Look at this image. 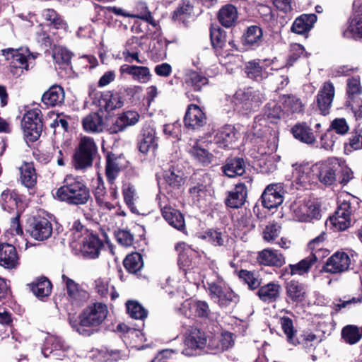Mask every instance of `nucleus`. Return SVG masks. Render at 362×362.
Here are the masks:
<instances>
[{
    "instance_id": "f257e3e1",
    "label": "nucleus",
    "mask_w": 362,
    "mask_h": 362,
    "mask_svg": "<svg viewBox=\"0 0 362 362\" xmlns=\"http://www.w3.org/2000/svg\"><path fill=\"white\" fill-rule=\"evenodd\" d=\"M56 197L69 205L86 204L91 199L90 189L79 176L67 175L55 193Z\"/></svg>"
},
{
    "instance_id": "f03ea898",
    "label": "nucleus",
    "mask_w": 362,
    "mask_h": 362,
    "mask_svg": "<svg viewBox=\"0 0 362 362\" xmlns=\"http://www.w3.org/2000/svg\"><path fill=\"white\" fill-rule=\"evenodd\" d=\"M108 309L103 303H93L88 305L79 315V322L70 320L73 329L80 334L90 336L106 319Z\"/></svg>"
},
{
    "instance_id": "7ed1b4c3",
    "label": "nucleus",
    "mask_w": 362,
    "mask_h": 362,
    "mask_svg": "<svg viewBox=\"0 0 362 362\" xmlns=\"http://www.w3.org/2000/svg\"><path fill=\"white\" fill-rule=\"evenodd\" d=\"M3 55L9 62V71L16 78L21 76L25 71H28L30 61L35 55L27 47L19 49L7 48L2 50Z\"/></svg>"
},
{
    "instance_id": "20e7f679",
    "label": "nucleus",
    "mask_w": 362,
    "mask_h": 362,
    "mask_svg": "<svg viewBox=\"0 0 362 362\" xmlns=\"http://www.w3.org/2000/svg\"><path fill=\"white\" fill-rule=\"evenodd\" d=\"M346 105L352 111L356 119L362 118V85L361 77L354 76L346 80Z\"/></svg>"
},
{
    "instance_id": "39448f33",
    "label": "nucleus",
    "mask_w": 362,
    "mask_h": 362,
    "mask_svg": "<svg viewBox=\"0 0 362 362\" xmlns=\"http://www.w3.org/2000/svg\"><path fill=\"white\" fill-rule=\"evenodd\" d=\"M97 153V146L93 138L81 137L74 156V166L83 170L92 165L93 157Z\"/></svg>"
},
{
    "instance_id": "423d86ee",
    "label": "nucleus",
    "mask_w": 362,
    "mask_h": 362,
    "mask_svg": "<svg viewBox=\"0 0 362 362\" xmlns=\"http://www.w3.org/2000/svg\"><path fill=\"white\" fill-rule=\"evenodd\" d=\"M208 285L211 300L221 308H227L239 301V296L230 288L223 286V281L218 283L211 281L208 282Z\"/></svg>"
},
{
    "instance_id": "0eeeda50",
    "label": "nucleus",
    "mask_w": 362,
    "mask_h": 362,
    "mask_svg": "<svg viewBox=\"0 0 362 362\" xmlns=\"http://www.w3.org/2000/svg\"><path fill=\"white\" fill-rule=\"evenodd\" d=\"M264 100V95L252 87L239 89L235 93V105L246 112L259 107Z\"/></svg>"
},
{
    "instance_id": "6e6552de",
    "label": "nucleus",
    "mask_w": 362,
    "mask_h": 362,
    "mask_svg": "<svg viewBox=\"0 0 362 362\" xmlns=\"http://www.w3.org/2000/svg\"><path fill=\"white\" fill-rule=\"evenodd\" d=\"M21 124L25 139L30 142L37 141L42 131L40 110L35 108L28 110L24 115Z\"/></svg>"
},
{
    "instance_id": "1a4fd4ad",
    "label": "nucleus",
    "mask_w": 362,
    "mask_h": 362,
    "mask_svg": "<svg viewBox=\"0 0 362 362\" xmlns=\"http://www.w3.org/2000/svg\"><path fill=\"white\" fill-rule=\"evenodd\" d=\"M205 134V143L212 144L213 142L218 147L226 148L231 147L238 138V133L234 127L226 125L214 134V128H211Z\"/></svg>"
},
{
    "instance_id": "9d476101",
    "label": "nucleus",
    "mask_w": 362,
    "mask_h": 362,
    "mask_svg": "<svg viewBox=\"0 0 362 362\" xmlns=\"http://www.w3.org/2000/svg\"><path fill=\"white\" fill-rule=\"evenodd\" d=\"M62 279L66 291L67 299L72 305L79 307L88 300L89 293L82 285L65 274L62 276Z\"/></svg>"
},
{
    "instance_id": "9b49d317",
    "label": "nucleus",
    "mask_w": 362,
    "mask_h": 362,
    "mask_svg": "<svg viewBox=\"0 0 362 362\" xmlns=\"http://www.w3.org/2000/svg\"><path fill=\"white\" fill-rule=\"evenodd\" d=\"M351 258L344 252H336L329 257L324 266L322 270L329 274H341L347 272L350 269Z\"/></svg>"
},
{
    "instance_id": "f8f14e48",
    "label": "nucleus",
    "mask_w": 362,
    "mask_h": 362,
    "mask_svg": "<svg viewBox=\"0 0 362 362\" xmlns=\"http://www.w3.org/2000/svg\"><path fill=\"white\" fill-rule=\"evenodd\" d=\"M140 117L139 113L136 111H124L115 116L108 130L110 134H117L123 132L128 127L136 125Z\"/></svg>"
},
{
    "instance_id": "ddd939ff",
    "label": "nucleus",
    "mask_w": 362,
    "mask_h": 362,
    "mask_svg": "<svg viewBox=\"0 0 362 362\" xmlns=\"http://www.w3.org/2000/svg\"><path fill=\"white\" fill-rule=\"evenodd\" d=\"M341 165L337 158H330L318 166V178L325 185H332L337 179V173L339 172Z\"/></svg>"
},
{
    "instance_id": "4468645a",
    "label": "nucleus",
    "mask_w": 362,
    "mask_h": 362,
    "mask_svg": "<svg viewBox=\"0 0 362 362\" xmlns=\"http://www.w3.org/2000/svg\"><path fill=\"white\" fill-rule=\"evenodd\" d=\"M283 193L280 184L268 185L262 194V205L268 209L277 208L284 201Z\"/></svg>"
},
{
    "instance_id": "2eb2a0df",
    "label": "nucleus",
    "mask_w": 362,
    "mask_h": 362,
    "mask_svg": "<svg viewBox=\"0 0 362 362\" xmlns=\"http://www.w3.org/2000/svg\"><path fill=\"white\" fill-rule=\"evenodd\" d=\"M28 232L35 240L43 241L52 235V223L45 218H34L29 226Z\"/></svg>"
},
{
    "instance_id": "dca6fc26",
    "label": "nucleus",
    "mask_w": 362,
    "mask_h": 362,
    "mask_svg": "<svg viewBox=\"0 0 362 362\" xmlns=\"http://www.w3.org/2000/svg\"><path fill=\"white\" fill-rule=\"evenodd\" d=\"M335 89L330 81L324 83L317 95V106L322 114L326 115L329 113L334 97Z\"/></svg>"
},
{
    "instance_id": "f3484780",
    "label": "nucleus",
    "mask_w": 362,
    "mask_h": 362,
    "mask_svg": "<svg viewBox=\"0 0 362 362\" xmlns=\"http://www.w3.org/2000/svg\"><path fill=\"white\" fill-rule=\"evenodd\" d=\"M189 194L192 204L202 208L204 197V176L199 172L194 173L190 177Z\"/></svg>"
},
{
    "instance_id": "a211bd4d",
    "label": "nucleus",
    "mask_w": 362,
    "mask_h": 362,
    "mask_svg": "<svg viewBox=\"0 0 362 362\" xmlns=\"http://www.w3.org/2000/svg\"><path fill=\"white\" fill-rule=\"evenodd\" d=\"M19 256L16 247L8 243L0 245V266L13 269L19 265Z\"/></svg>"
},
{
    "instance_id": "6ab92c4d",
    "label": "nucleus",
    "mask_w": 362,
    "mask_h": 362,
    "mask_svg": "<svg viewBox=\"0 0 362 362\" xmlns=\"http://www.w3.org/2000/svg\"><path fill=\"white\" fill-rule=\"evenodd\" d=\"M239 18V13L236 6L227 4L223 6L218 11L217 18L220 24L226 28L234 27Z\"/></svg>"
},
{
    "instance_id": "aec40b11",
    "label": "nucleus",
    "mask_w": 362,
    "mask_h": 362,
    "mask_svg": "<svg viewBox=\"0 0 362 362\" xmlns=\"http://www.w3.org/2000/svg\"><path fill=\"white\" fill-rule=\"evenodd\" d=\"M281 290V286L279 283L272 281L260 286L257 295L262 302L272 303L280 298Z\"/></svg>"
},
{
    "instance_id": "412c9836",
    "label": "nucleus",
    "mask_w": 362,
    "mask_h": 362,
    "mask_svg": "<svg viewBox=\"0 0 362 362\" xmlns=\"http://www.w3.org/2000/svg\"><path fill=\"white\" fill-rule=\"evenodd\" d=\"M243 44L247 48L255 49L260 47L264 41L263 32L257 25L249 26L243 35Z\"/></svg>"
},
{
    "instance_id": "4be33fe9",
    "label": "nucleus",
    "mask_w": 362,
    "mask_h": 362,
    "mask_svg": "<svg viewBox=\"0 0 362 362\" xmlns=\"http://www.w3.org/2000/svg\"><path fill=\"white\" fill-rule=\"evenodd\" d=\"M257 261L260 264L281 267L285 264L284 255L277 250L264 249L258 252Z\"/></svg>"
},
{
    "instance_id": "5701e85b",
    "label": "nucleus",
    "mask_w": 362,
    "mask_h": 362,
    "mask_svg": "<svg viewBox=\"0 0 362 362\" xmlns=\"http://www.w3.org/2000/svg\"><path fill=\"white\" fill-rule=\"evenodd\" d=\"M185 344L187 346L182 351L186 356L197 354V351L202 349L203 344V333L200 329L192 328L186 337Z\"/></svg>"
},
{
    "instance_id": "b1692460",
    "label": "nucleus",
    "mask_w": 362,
    "mask_h": 362,
    "mask_svg": "<svg viewBox=\"0 0 362 362\" xmlns=\"http://www.w3.org/2000/svg\"><path fill=\"white\" fill-rule=\"evenodd\" d=\"M204 112L202 110L194 104L188 106L184 118L187 127L192 129H199L203 126Z\"/></svg>"
},
{
    "instance_id": "393cba45",
    "label": "nucleus",
    "mask_w": 362,
    "mask_h": 362,
    "mask_svg": "<svg viewBox=\"0 0 362 362\" xmlns=\"http://www.w3.org/2000/svg\"><path fill=\"white\" fill-rule=\"evenodd\" d=\"M349 125L344 118H336L332 122L327 132L321 136L322 146L327 149L332 147L334 141H327V139L332 135V132L334 131L339 134H345L349 131Z\"/></svg>"
},
{
    "instance_id": "a878e982",
    "label": "nucleus",
    "mask_w": 362,
    "mask_h": 362,
    "mask_svg": "<svg viewBox=\"0 0 362 362\" xmlns=\"http://www.w3.org/2000/svg\"><path fill=\"white\" fill-rule=\"evenodd\" d=\"M293 212L300 221H308L319 215V207L313 202L295 204Z\"/></svg>"
},
{
    "instance_id": "bb28decb",
    "label": "nucleus",
    "mask_w": 362,
    "mask_h": 362,
    "mask_svg": "<svg viewBox=\"0 0 362 362\" xmlns=\"http://www.w3.org/2000/svg\"><path fill=\"white\" fill-rule=\"evenodd\" d=\"M103 247V243L98 236L90 233L87 234L83 240L81 250L83 255L89 258L98 257Z\"/></svg>"
},
{
    "instance_id": "cd10ccee",
    "label": "nucleus",
    "mask_w": 362,
    "mask_h": 362,
    "mask_svg": "<svg viewBox=\"0 0 362 362\" xmlns=\"http://www.w3.org/2000/svg\"><path fill=\"white\" fill-rule=\"evenodd\" d=\"M247 194V187L245 183H238L229 192L226 204L230 208H239L243 205Z\"/></svg>"
},
{
    "instance_id": "c85d7f7f",
    "label": "nucleus",
    "mask_w": 362,
    "mask_h": 362,
    "mask_svg": "<svg viewBox=\"0 0 362 362\" xmlns=\"http://www.w3.org/2000/svg\"><path fill=\"white\" fill-rule=\"evenodd\" d=\"M158 148L156 130L152 127L144 129L142 138L139 143V149L143 153H154Z\"/></svg>"
},
{
    "instance_id": "c756f323",
    "label": "nucleus",
    "mask_w": 362,
    "mask_h": 362,
    "mask_svg": "<svg viewBox=\"0 0 362 362\" xmlns=\"http://www.w3.org/2000/svg\"><path fill=\"white\" fill-rule=\"evenodd\" d=\"M317 19V16L314 13L303 14L295 20L291 30L295 33L304 35L313 28Z\"/></svg>"
},
{
    "instance_id": "7c9ffc66",
    "label": "nucleus",
    "mask_w": 362,
    "mask_h": 362,
    "mask_svg": "<svg viewBox=\"0 0 362 362\" xmlns=\"http://www.w3.org/2000/svg\"><path fill=\"white\" fill-rule=\"evenodd\" d=\"M283 110L287 115L302 114L304 111L305 105L302 100L293 95H284L281 98Z\"/></svg>"
},
{
    "instance_id": "2f4dec72",
    "label": "nucleus",
    "mask_w": 362,
    "mask_h": 362,
    "mask_svg": "<svg viewBox=\"0 0 362 362\" xmlns=\"http://www.w3.org/2000/svg\"><path fill=\"white\" fill-rule=\"evenodd\" d=\"M264 62L259 59L247 62L245 67V73L247 76L257 81L267 78L268 72L263 64Z\"/></svg>"
},
{
    "instance_id": "473e14b6",
    "label": "nucleus",
    "mask_w": 362,
    "mask_h": 362,
    "mask_svg": "<svg viewBox=\"0 0 362 362\" xmlns=\"http://www.w3.org/2000/svg\"><path fill=\"white\" fill-rule=\"evenodd\" d=\"M291 133L296 139L307 144H313L316 141L311 128L305 122L294 125Z\"/></svg>"
},
{
    "instance_id": "72a5a7b5",
    "label": "nucleus",
    "mask_w": 362,
    "mask_h": 362,
    "mask_svg": "<svg viewBox=\"0 0 362 362\" xmlns=\"http://www.w3.org/2000/svg\"><path fill=\"white\" fill-rule=\"evenodd\" d=\"M286 292L290 300L298 303L305 300L307 291L304 284L292 280L286 284Z\"/></svg>"
},
{
    "instance_id": "f704fd0d",
    "label": "nucleus",
    "mask_w": 362,
    "mask_h": 362,
    "mask_svg": "<svg viewBox=\"0 0 362 362\" xmlns=\"http://www.w3.org/2000/svg\"><path fill=\"white\" fill-rule=\"evenodd\" d=\"M83 129L89 133L102 132L105 128L103 118L98 113L93 112L83 119Z\"/></svg>"
},
{
    "instance_id": "c9c22d12",
    "label": "nucleus",
    "mask_w": 362,
    "mask_h": 362,
    "mask_svg": "<svg viewBox=\"0 0 362 362\" xmlns=\"http://www.w3.org/2000/svg\"><path fill=\"white\" fill-rule=\"evenodd\" d=\"M64 100V89L59 86H53L42 96V101L49 106H56Z\"/></svg>"
},
{
    "instance_id": "e433bc0d",
    "label": "nucleus",
    "mask_w": 362,
    "mask_h": 362,
    "mask_svg": "<svg viewBox=\"0 0 362 362\" xmlns=\"http://www.w3.org/2000/svg\"><path fill=\"white\" fill-rule=\"evenodd\" d=\"M20 179L22 184L33 188L37 183V173L32 163H24L20 168Z\"/></svg>"
},
{
    "instance_id": "4c0bfd02",
    "label": "nucleus",
    "mask_w": 362,
    "mask_h": 362,
    "mask_svg": "<svg viewBox=\"0 0 362 362\" xmlns=\"http://www.w3.org/2000/svg\"><path fill=\"white\" fill-rule=\"evenodd\" d=\"M162 215L168 223L177 230L185 228V220L182 214L170 206H165L162 209Z\"/></svg>"
},
{
    "instance_id": "58836bf2",
    "label": "nucleus",
    "mask_w": 362,
    "mask_h": 362,
    "mask_svg": "<svg viewBox=\"0 0 362 362\" xmlns=\"http://www.w3.org/2000/svg\"><path fill=\"white\" fill-rule=\"evenodd\" d=\"M224 174L229 177L242 175L245 171V164L243 158L228 159L222 167Z\"/></svg>"
},
{
    "instance_id": "ea45409f",
    "label": "nucleus",
    "mask_w": 362,
    "mask_h": 362,
    "mask_svg": "<svg viewBox=\"0 0 362 362\" xmlns=\"http://www.w3.org/2000/svg\"><path fill=\"white\" fill-rule=\"evenodd\" d=\"M30 287L33 294L42 300L50 295L52 286L47 278L42 277L31 283Z\"/></svg>"
},
{
    "instance_id": "a19ab883",
    "label": "nucleus",
    "mask_w": 362,
    "mask_h": 362,
    "mask_svg": "<svg viewBox=\"0 0 362 362\" xmlns=\"http://www.w3.org/2000/svg\"><path fill=\"white\" fill-rule=\"evenodd\" d=\"M97 186L94 189V196L98 206L103 210L111 211L115 208L114 205L107 200L106 190L103 182L100 177L96 180Z\"/></svg>"
},
{
    "instance_id": "79ce46f5",
    "label": "nucleus",
    "mask_w": 362,
    "mask_h": 362,
    "mask_svg": "<svg viewBox=\"0 0 362 362\" xmlns=\"http://www.w3.org/2000/svg\"><path fill=\"white\" fill-rule=\"evenodd\" d=\"M317 258L318 257L315 253H312L310 255L302 259L298 264H290L289 267L291 268V274L292 275H303L307 273L311 266L316 262Z\"/></svg>"
},
{
    "instance_id": "37998d69",
    "label": "nucleus",
    "mask_w": 362,
    "mask_h": 362,
    "mask_svg": "<svg viewBox=\"0 0 362 362\" xmlns=\"http://www.w3.org/2000/svg\"><path fill=\"white\" fill-rule=\"evenodd\" d=\"M213 332H210V334L205 337V346H207V352L209 354H215L221 352V347L220 346V337L217 336L219 332V328L216 324L213 325Z\"/></svg>"
},
{
    "instance_id": "c03bdc74",
    "label": "nucleus",
    "mask_w": 362,
    "mask_h": 362,
    "mask_svg": "<svg viewBox=\"0 0 362 362\" xmlns=\"http://www.w3.org/2000/svg\"><path fill=\"white\" fill-rule=\"evenodd\" d=\"M185 81L194 91H200L204 86L202 71L188 69L185 76Z\"/></svg>"
},
{
    "instance_id": "a18cd8bd",
    "label": "nucleus",
    "mask_w": 362,
    "mask_h": 362,
    "mask_svg": "<svg viewBox=\"0 0 362 362\" xmlns=\"http://www.w3.org/2000/svg\"><path fill=\"white\" fill-rule=\"evenodd\" d=\"M122 194L124 202L132 212L139 214V211L135 206V201L136 200L137 196L134 186L129 182L124 183L122 186Z\"/></svg>"
},
{
    "instance_id": "49530a36",
    "label": "nucleus",
    "mask_w": 362,
    "mask_h": 362,
    "mask_svg": "<svg viewBox=\"0 0 362 362\" xmlns=\"http://www.w3.org/2000/svg\"><path fill=\"white\" fill-rule=\"evenodd\" d=\"M120 171L119 158L115 154H108L106 162V176L108 181L112 184Z\"/></svg>"
},
{
    "instance_id": "de8ad7c7",
    "label": "nucleus",
    "mask_w": 362,
    "mask_h": 362,
    "mask_svg": "<svg viewBox=\"0 0 362 362\" xmlns=\"http://www.w3.org/2000/svg\"><path fill=\"white\" fill-rule=\"evenodd\" d=\"M95 290L101 297H107L110 293L112 300H115L119 296L115 291L114 286L109 285L107 279L102 278L96 279L95 281Z\"/></svg>"
},
{
    "instance_id": "09e8293b",
    "label": "nucleus",
    "mask_w": 362,
    "mask_h": 362,
    "mask_svg": "<svg viewBox=\"0 0 362 362\" xmlns=\"http://www.w3.org/2000/svg\"><path fill=\"white\" fill-rule=\"evenodd\" d=\"M341 337L347 344H356L362 337V329L356 325H346L341 330Z\"/></svg>"
},
{
    "instance_id": "8fccbe9b",
    "label": "nucleus",
    "mask_w": 362,
    "mask_h": 362,
    "mask_svg": "<svg viewBox=\"0 0 362 362\" xmlns=\"http://www.w3.org/2000/svg\"><path fill=\"white\" fill-rule=\"evenodd\" d=\"M103 100L105 103V108L108 112L120 108L124 104V98H123L119 90L105 95Z\"/></svg>"
},
{
    "instance_id": "3c124183",
    "label": "nucleus",
    "mask_w": 362,
    "mask_h": 362,
    "mask_svg": "<svg viewBox=\"0 0 362 362\" xmlns=\"http://www.w3.org/2000/svg\"><path fill=\"white\" fill-rule=\"evenodd\" d=\"M358 14L351 18L348 27L343 31L344 37L346 38H362V23L358 22Z\"/></svg>"
},
{
    "instance_id": "603ef678",
    "label": "nucleus",
    "mask_w": 362,
    "mask_h": 362,
    "mask_svg": "<svg viewBox=\"0 0 362 362\" xmlns=\"http://www.w3.org/2000/svg\"><path fill=\"white\" fill-rule=\"evenodd\" d=\"M123 263L125 269L132 274L136 273L143 267L144 265L142 257L138 252L132 253L127 255Z\"/></svg>"
},
{
    "instance_id": "864d4df0",
    "label": "nucleus",
    "mask_w": 362,
    "mask_h": 362,
    "mask_svg": "<svg viewBox=\"0 0 362 362\" xmlns=\"http://www.w3.org/2000/svg\"><path fill=\"white\" fill-rule=\"evenodd\" d=\"M66 344L64 341L57 336H49L45 343V346L42 350L45 357L48 356V353L51 354L54 350L65 349Z\"/></svg>"
},
{
    "instance_id": "5fc2aeb1",
    "label": "nucleus",
    "mask_w": 362,
    "mask_h": 362,
    "mask_svg": "<svg viewBox=\"0 0 362 362\" xmlns=\"http://www.w3.org/2000/svg\"><path fill=\"white\" fill-rule=\"evenodd\" d=\"M192 15H194L193 6L187 1H182L173 12V20L185 23Z\"/></svg>"
},
{
    "instance_id": "6e6d98bb",
    "label": "nucleus",
    "mask_w": 362,
    "mask_h": 362,
    "mask_svg": "<svg viewBox=\"0 0 362 362\" xmlns=\"http://www.w3.org/2000/svg\"><path fill=\"white\" fill-rule=\"evenodd\" d=\"M128 314L134 319L144 320L147 317V310L137 301L128 300L126 303Z\"/></svg>"
},
{
    "instance_id": "4d7b16f0",
    "label": "nucleus",
    "mask_w": 362,
    "mask_h": 362,
    "mask_svg": "<svg viewBox=\"0 0 362 362\" xmlns=\"http://www.w3.org/2000/svg\"><path fill=\"white\" fill-rule=\"evenodd\" d=\"M294 168L293 176L295 180L300 185H303L309 181L310 168L307 163L293 165Z\"/></svg>"
},
{
    "instance_id": "13d9d810",
    "label": "nucleus",
    "mask_w": 362,
    "mask_h": 362,
    "mask_svg": "<svg viewBox=\"0 0 362 362\" xmlns=\"http://www.w3.org/2000/svg\"><path fill=\"white\" fill-rule=\"evenodd\" d=\"M3 201L2 206L4 209L6 208L15 209L18 207V204L21 202L18 194L14 190H4L1 195Z\"/></svg>"
},
{
    "instance_id": "bf43d9fd",
    "label": "nucleus",
    "mask_w": 362,
    "mask_h": 362,
    "mask_svg": "<svg viewBox=\"0 0 362 362\" xmlns=\"http://www.w3.org/2000/svg\"><path fill=\"white\" fill-rule=\"evenodd\" d=\"M168 42L163 37H155L151 44V52L154 53L158 59H164L167 57Z\"/></svg>"
},
{
    "instance_id": "052dcab7",
    "label": "nucleus",
    "mask_w": 362,
    "mask_h": 362,
    "mask_svg": "<svg viewBox=\"0 0 362 362\" xmlns=\"http://www.w3.org/2000/svg\"><path fill=\"white\" fill-rule=\"evenodd\" d=\"M238 276L245 284H247L250 289L255 290L259 288L261 279L259 278V275L257 273L245 269H241L239 272Z\"/></svg>"
},
{
    "instance_id": "680f3d73",
    "label": "nucleus",
    "mask_w": 362,
    "mask_h": 362,
    "mask_svg": "<svg viewBox=\"0 0 362 362\" xmlns=\"http://www.w3.org/2000/svg\"><path fill=\"white\" fill-rule=\"evenodd\" d=\"M210 39L214 48H221L225 42V32L218 25H212L210 28Z\"/></svg>"
},
{
    "instance_id": "e2e57ef3",
    "label": "nucleus",
    "mask_w": 362,
    "mask_h": 362,
    "mask_svg": "<svg viewBox=\"0 0 362 362\" xmlns=\"http://www.w3.org/2000/svg\"><path fill=\"white\" fill-rule=\"evenodd\" d=\"M184 174L182 171L170 169L165 175L166 182L173 188H179L184 183Z\"/></svg>"
},
{
    "instance_id": "0e129e2a",
    "label": "nucleus",
    "mask_w": 362,
    "mask_h": 362,
    "mask_svg": "<svg viewBox=\"0 0 362 362\" xmlns=\"http://www.w3.org/2000/svg\"><path fill=\"white\" fill-rule=\"evenodd\" d=\"M281 324L284 332L287 336L288 341L295 346L300 344V341L295 337L296 332L293 330L292 320L288 317H284L281 319Z\"/></svg>"
},
{
    "instance_id": "69168bd1",
    "label": "nucleus",
    "mask_w": 362,
    "mask_h": 362,
    "mask_svg": "<svg viewBox=\"0 0 362 362\" xmlns=\"http://www.w3.org/2000/svg\"><path fill=\"white\" fill-rule=\"evenodd\" d=\"M281 227L276 223H269L263 230V239L268 243H273L279 237Z\"/></svg>"
},
{
    "instance_id": "338daca9",
    "label": "nucleus",
    "mask_w": 362,
    "mask_h": 362,
    "mask_svg": "<svg viewBox=\"0 0 362 362\" xmlns=\"http://www.w3.org/2000/svg\"><path fill=\"white\" fill-rule=\"evenodd\" d=\"M358 202L354 198L349 200L344 199L339 201L337 210L353 218L354 214L358 208Z\"/></svg>"
},
{
    "instance_id": "774afa93",
    "label": "nucleus",
    "mask_w": 362,
    "mask_h": 362,
    "mask_svg": "<svg viewBox=\"0 0 362 362\" xmlns=\"http://www.w3.org/2000/svg\"><path fill=\"white\" fill-rule=\"evenodd\" d=\"M42 15L45 19L49 21L50 25L54 28L59 29L65 27V23L57 13L51 8H47L43 11Z\"/></svg>"
}]
</instances>
